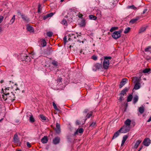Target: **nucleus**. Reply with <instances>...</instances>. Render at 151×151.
Returning <instances> with one entry per match:
<instances>
[{
  "label": "nucleus",
  "mask_w": 151,
  "mask_h": 151,
  "mask_svg": "<svg viewBox=\"0 0 151 151\" xmlns=\"http://www.w3.org/2000/svg\"><path fill=\"white\" fill-rule=\"evenodd\" d=\"M122 30H120L118 31H116L113 32L112 35V37L115 39H117L118 38L121 37V33L122 32Z\"/></svg>",
  "instance_id": "f257e3e1"
},
{
  "label": "nucleus",
  "mask_w": 151,
  "mask_h": 151,
  "mask_svg": "<svg viewBox=\"0 0 151 151\" xmlns=\"http://www.w3.org/2000/svg\"><path fill=\"white\" fill-rule=\"evenodd\" d=\"M102 65L101 64L97 63L94 65L92 69L93 71H96L97 70H99L102 68Z\"/></svg>",
  "instance_id": "f03ea898"
},
{
  "label": "nucleus",
  "mask_w": 151,
  "mask_h": 151,
  "mask_svg": "<svg viewBox=\"0 0 151 151\" xmlns=\"http://www.w3.org/2000/svg\"><path fill=\"white\" fill-rule=\"evenodd\" d=\"M52 47L49 45L47 48L44 50V53L47 55H50L52 51Z\"/></svg>",
  "instance_id": "7ed1b4c3"
},
{
  "label": "nucleus",
  "mask_w": 151,
  "mask_h": 151,
  "mask_svg": "<svg viewBox=\"0 0 151 151\" xmlns=\"http://www.w3.org/2000/svg\"><path fill=\"white\" fill-rule=\"evenodd\" d=\"M17 14L18 15H20L22 19L25 21L28 22L29 21V19L25 15L22 14L20 11H18Z\"/></svg>",
  "instance_id": "20e7f679"
},
{
  "label": "nucleus",
  "mask_w": 151,
  "mask_h": 151,
  "mask_svg": "<svg viewBox=\"0 0 151 151\" xmlns=\"http://www.w3.org/2000/svg\"><path fill=\"white\" fill-rule=\"evenodd\" d=\"M15 96L14 94L12 92H11V93L10 95L8 96L7 99L8 100L10 101L13 102L15 100Z\"/></svg>",
  "instance_id": "39448f33"
},
{
  "label": "nucleus",
  "mask_w": 151,
  "mask_h": 151,
  "mask_svg": "<svg viewBox=\"0 0 151 151\" xmlns=\"http://www.w3.org/2000/svg\"><path fill=\"white\" fill-rule=\"evenodd\" d=\"M109 65V60L106 61L104 60V61L103 63L102 66L103 68L105 69H107L108 68Z\"/></svg>",
  "instance_id": "423d86ee"
},
{
  "label": "nucleus",
  "mask_w": 151,
  "mask_h": 151,
  "mask_svg": "<svg viewBox=\"0 0 151 151\" xmlns=\"http://www.w3.org/2000/svg\"><path fill=\"white\" fill-rule=\"evenodd\" d=\"M54 129L56 133L59 134L61 132L60 124L57 122L56 123V128H54Z\"/></svg>",
  "instance_id": "0eeeda50"
},
{
  "label": "nucleus",
  "mask_w": 151,
  "mask_h": 151,
  "mask_svg": "<svg viewBox=\"0 0 151 151\" xmlns=\"http://www.w3.org/2000/svg\"><path fill=\"white\" fill-rule=\"evenodd\" d=\"M150 140L149 138H145L143 142L142 143L146 146H148L150 144Z\"/></svg>",
  "instance_id": "6e6552de"
},
{
  "label": "nucleus",
  "mask_w": 151,
  "mask_h": 151,
  "mask_svg": "<svg viewBox=\"0 0 151 151\" xmlns=\"http://www.w3.org/2000/svg\"><path fill=\"white\" fill-rule=\"evenodd\" d=\"M13 142L15 143H18L20 142L17 133L14 135L13 137Z\"/></svg>",
  "instance_id": "1a4fd4ad"
},
{
  "label": "nucleus",
  "mask_w": 151,
  "mask_h": 151,
  "mask_svg": "<svg viewBox=\"0 0 151 151\" xmlns=\"http://www.w3.org/2000/svg\"><path fill=\"white\" fill-rule=\"evenodd\" d=\"M60 141V138L59 137H56L52 140V143L55 145H57L59 143Z\"/></svg>",
  "instance_id": "9d476101"
},
{
  "label": "nucleus",
  "mask_w": 151,
  "mask_h": 151,
  "mask_svg": "<svg viewBox=\"0 0 151 151\" xmlns=\"http://www.w3.org/2000/svg\"><path fill=\"white\" fill-rule=\"evenodd\" d=\"M128 90L129 89L127 87H125L121 91L119 95H122L123 96H124V95H126Z\"/></svg>",
  "instance_id": "9b49d317"
},
{
  "label": "nucleus",
  "mask_w": 151,
  "mask_h": 151,
  "mask_svg": "<svg viewBox=\"0 0 151 151\" xmlns=\"http://www.w3.org/2000/svg\"><path fill=\"white\" fill-rule=\"evenodd\" d=\"M122 128H120L119 130L114 133L113 137L112 139H115L119 136L120 133L121 132V130H122Z\"/></svg>",
  "instance_id": "f8f14e48"
},
{
  "label": "nucleus",
  "mask_w": 151,
  "mask_h": 151,
  "mask_svg": "<svg viewBox=\"0 0 151 151\" xmlns=\"http://www.w3.org/2000/svg\"><path fill=\"white\" fill-rule=\"evenodd\" d=\"M127 79V78H123L120 83L119 87L120 88H122L126 83Z\"/></svg>",
  "instance_id": "ddd939ff"
},
{
  "label": "nucleus",
  "mask_w": 151,
  "mask_h": 151,
  "mask_svg": "<svg viewBox=\"0 0 151 151\" xmlns=\"http://www.w3.org/2000/svg\"><path fill=\"white\" fill-rule=\"evenodd\" d=\"M79 25L81 27H85L86 25V20L84 19H83L81 21L79 22Z\"/></svg>",
  "instance_id": "4468645a"
},
{
  "label": "nucleus",
  "mask_w": 151,
  "mask_h": 151,
  "mask_svg": "<svg viewBox=\"0 0 151 151\" xmlns=\"http://www.w3.org/2000/svg\"><path fill=\"white\" fill-rule=\"evenodd\" d=\"M121 128H122V130H121L122 133H126L129 132V129L128 127H127L126 126L124 125L123 127H122Z\"/></svg>",
  "instance_id": "2eb2a0df"
},
{
  "label": "nucleus",
  "mask_w": 151,
  "mask_h": 151,
  "mask_svg": "<svg viewBox=\"0 0 151 151\" xmlns=\"http://www.w3.org/2000/svg\"><path fill=\"white\" fill-rule=\"evenodd\" d=\"M48 140L47 137V136H45L41 139V142L42 143L45 144L47 142Z\"/></svg>",
  "instance_id": "dca6fc26"
},
{
  "label": "nucleus",
  "mask_w": 151,
  "mask_h": 151,
  "mask_svg": "<svg viewBox=\"0 0 151 151\" xmlns=\"http://www.w3.org/2000/svg\"><path fill=\"white\" fill-rule=\"evenodd\" d=\"M27 30L29 31L30 32H34V30L33 28L30 26L29 24L27 25Z\"/></svg>",
  "instance_id": "f3484780"
},
{
  "label": "nucleus",
  "mask_w": 151,
  "mask_h": 151,
  "mask_svg": "<svg viewBox=\"0 0 151 151\" xmlns=\"http://www.w3.org/2000/svg\"><path fill=\"white\" fill-rule=\"evenodd\" d=\"M2 91H3L4 92V94L5 95V96L3 95V98L5 101H6V100L8 99V96L9 95V93H6V91L4 92L3 89H2Z\"/></svg>",
  "instance_id": "a211bd4d"
},
{
  "label": "nucleus",
  "mask_w": 151,
  "mask_h": 151,
  "mask_svg": "<svg viewBox=\"0 0 151 151\" xmlns=\"http://www.w3.org/2000/svg\"><path fill=\"white\" fill-rule=\"evenodd\" d=\"M83 132V128H81L79 129H78L77 130L74 132V135L75 136L77 134H78V132L80 133H82Z\"/></svg>",
  "instance_id": "6ab92c4d"
},
{
  "label": "nucleus",
  "mask_w": 151,
  "mask_h": 151,
  "mask_svg": "<svg viewBox=\"0 0 151 151\" xmlns=\"http://www.w3.org/2000/svg\"><path fill=\"white\" fill-rule=\"evenodd\" d=\"M120 96L119 97H117V99L119 101V102H117L118 104H119V103H121L124 100V96L122 95H119Z\"/></svg>",
  "instance_id": "aec40b11"
},
{
  "label": "nucleus",
  "mask_w": 151,
  "mask_h": 151,
  "mask_svg": "<svg viewBox=\"0 0 151 151\" xmlns=\"http://www.w3.org/2000/svg\"><path fill=\"white\" fill-rule=\"evenodd\" d=\"M142 140H138L136 141L135 144L134 145V146L133 148L135 149L137 148L139 145L140 144Z\"/></svg>",
  "instance_id": "412c9836"
},
{
  "label": "nucleus",
  "mask_w": 151,
  "mask_h": 151,
  "mask_svg": "<svg viewBox=\"0 0 151 151\" xmlns=\"http://www.w3.org/2000/svg\"><path fill=\"white\" fill-rule=\"evenodd\" d=\"M69 38L68 39V40H67V37L66 36H64L63 38V41L64 44L65 45L66 43L68 42L69 41H70L72 40V38H70L71 37H68Z\"/></svg>",
  "instance_id": "4be33fe9"
},
{
  "label": "nucleus",
  "mask_w": 151,
  "mask_h": 151,
  "mask_svg": "<svg viewBox=\"0 0 151 151\" xmlns=\"http://www.w3.org/2000/svg\"><path fill=\"white\" fill-rule=\"evenodd\" d=\"M138 99L139 97L137 95H135L133 97V103L134 104L136 103L138 101Z\"/></svg>",
  "instance_id": "5701e85b"
},
{
  "label": "nucleus",
  "mask_w": 151,
  "mask_h": 151,
  "mask_svg": "<svg viewBox=\"0 0 151 151\" xmlns=\"http://www.w3.org/2000/svg\"><path fill=\"white\" fill-rule=\"evenodd\" d=\"M41 44L42 47H44L46 45V42L45 40L42 39L40 40Z\"/></svg>",
  "instance_id": "b1692460"
},
{
  "label": "nucleus",
  "mask_w": 151,
  "mask_h": 151,
  "mask_svg": "<svg viewBox=\"0 0 151 151\" xmlns=\"http://www.w3.org/2000/svg\"><path fill=\"white\" fill-rule=\"evenodd\" d=\"M30 113L31 114L29 115V122L32 123H33L35 122V120L34 118L33 115H32V114L31 113Z\"/></svg>",
  "instance_id": "393cba45"
},
{
  "label": "nucleus",
  "mask_w": 151,
  "mask_h": 151,
  "mask_svg": "<svg viewBox=\"0 0 151 151\" xmlns=\"http://www.w3.org/2000/svg\"><path fill=\"white\" fill-rule=\"evenodd\" d=\"M139 19V17H136L135 19H133L130 20L129 22V23L132 24H134Z\"/></svg>",
  "instance_id": "a878e982"
},
{
  "label": "nucleus",
  "mask_w": 151,
  "mask_h": 151,
  "mask_svg": "<svg viewBox=\"0 0 151 151\" xmlns=\"http://www.w3.org/2000/svg\"><path fill=\"white\" fill-rule=\"evenodd\" d=\"M151 69L150 68H146L144 69L143 71H141L142 73H148L149 74L151 73Z\"/></svg>",
  "instance_id": "bb28decb"
},
{
  "label": "nucleus",
  "mask_w": 151,
  "mask_h": 151,
  "mask_svg": "<svg viewBox=\"0 0 151 151\" xmlns=\"http://www.w3.org/2000/svg\"><path fill=\"white\" fill-rule=\"evenodd\" d=\"M140 87V83H136L134 85V88L135 90H137Z\"/></svg>",
  "instance_id": "cd10ccee"
},
{
  "label": "nucleus",
  "mask_w": 151,
  "mask_h": 151,
  "mask_svg": "<svg viewBox=\"0 0 151 151\" xmlns=\"http://www.w3.org/2000/svg\"><path fill=\"white\" fill-rule=\"evenodd\" d=\"M139 112L142 114L143 113L144 111L145 108L143 106H142L139 108Z\"/></svg>",
  "instance_id": "c85d7f7f"
},
{
  "label": "nucleus",
  "mask_w": 151,
  "mask_h": 151,
  "mask_svg": "<svg viewBox=\"0 0 151 151\" xmlns=\"http://www.w3.org/2000/svg\"><path fill=\"white\" fill-rule=\"evenodd\" d=\"M131 120L129 119H127L124 122L125 124L127 126H129L131 123Z\"/></svg>",
  "instance_id": "c756f323"
},
{
  "label": "nucleus",
  "mask_w": 151,
  "mask_h": 151,
  "mask_svg": "<svg viewBox=\"0 0 151 151\" xmlns=\"http://www.w3.org/2000/svg\"><path fill=\"white\" fill-rule=\"evenodd\" d=\"M39 116L42 120L46 121L47 120H48L47 118L42 114H40Z\"/></svg>",
  "instance_id": "7c9ffc66"
},
{
  "label": "nucleus",
  "mask_w": 151,
  "mask_h": 151,
  "mask_svg": "<svg viewBox=\"0 0 151 151\" xmlns=\"http://www.w3.org/2000/svg\"><path fill=\"white\" fill-rule=\"evenodd\" d=\"M88 17L90 19L93 20H96L97 19V17L93 15H89Z\"/></svg>",
  "instance_id": "2f4dec72"
},
{
  "label": "nucleus",
  "mask_w": 151,
  "mask_h": 151,
  "mask_svg": "<svg viewBox=\"0 0 151 151\" xmlns=\"http://www.w3.org/2000/svg\"><path fill=\"white\" fill-rule=\"evenodd\" d=\"M133 98V96L132 94H130L129 96H127V101L129 102L131 101Z\"/></svg>",
  "instance_id": "473e14b6"
},
{
  "label": "nucleus",
  "mask_w": 151,
  "mask_h": 151,
  "mask_svg": "<svg viewBox=\"0 0 151 151\" xmlns=\"http://www.w3.org/2000/svg\"><path fill=\"white\" fill-rule=\"evenodd\" d=\"M52 105H53V106L54 109L55 110H57L58 111H60V109H58V108H57V107L55 103L54 102H52Z\"/></svg>",
  "instance_id": "72a5a7b5"
},
{
  "label": "nucleus",
  "mask_w": 151,
  "mask_h": 151,
  "mask_svg": "<svg viewBox=\"0 0 151 151\" xmlns=\"http://www.w3.org/2000/svg\"><path fill=\"white\" fill-rule=\"evenodd\" d=\"M146 27H142L139 30V33H140L144 31L146 29Z\"/></svg>",
  "instance_id": "f704fd0d"
},
{
  "label": "nucleus",
  "mask_w": 151,
  "mask_h": 151,
  "mask_svg": "<svg viewBox=\"0 0 151 151\" xmlns=\"http://www.w3.org/2000/svg\"><path fill=\"white\" fill-rule=\"evenodd\" d=\"M151 46H148L146 47L145 50V52H151Z\"/></svg>",
  "instance_id": "c9c22d12"
},
{
  "label": "nucleus",
  "mask_w": 151,
  "mask_h": 151,
  "mask_svg": "<svg viewBox=\"0 0 151 151\" xmlns=\"http://www.w3.org/2000/svg\"><path fill=\"white\" fill-rule=\"evenodd\" d=\"M26 57V54H22L21 55V57L22 59V61H24L25 60V58Z\"/></svg>",
  "instance_id": "e433bc0d"
},
{
  "label": "nucleus",
  "mask_w": 151,
  "mask_h": 151,
  "mask_svg": "<svg viewBox=\"0 0 151 151\" xmlns=\"http://www.w3.org/2000/svg\"><path fill=\"white\" fill-rule=\"evenodd\" d=\"M61 23L65 26L68 25L66 19H63L61 22Z\"/></svg>",
  "instance_id": "4c0bfd02"
},
{
  "label": "nucleus",
  "mask_w": 151,
  "mask_h": 151,
  "mask_svg": "<svg viewBox=\"0 0 151 151\" xmlns=\"http://www.w3.org/2000/svg\"><path fill=\"white\" fill-rule=\"evenodd\" d=\"M127 9H133L134 10H136L137 9V8L134 5H132L131 6H127Z\"/></svg>",
  "instance_id": "58836bf2"
},
{
  "label": "nucleus",
  "mask_w": 151,
  "mask_h": 151,
  "mask_svg": "<svg viewBox=\"0 0 151 151\" xmlns=\"http://www.w3.org/2000/svg\"><path fill=\"white\" fill-rule=\"evenodd\" d=\"M53 34V33L52 32H49L46 33L47 35L49 37H51L52 36Z\"/></svg>",
  "instance_id": "ea45409f"
},
{
  "label": "nucleus",
  "mask_w": 151,
  "mask_h": 151,
  "mask_svg": "<svg viewBox=\"0 0 151 151\" xmlns=\"http://www.w3.org/2000/svg\"><path fill=\"white\" fill-rule=\"evenodd\" d=\"M118 27H112L110 29V31L111 32H112L113 31L118 29Z\"/></svg>",
  "instance_id": "a19ab883"
},
{
  "label": "nucleus",
  "mask_w": 151,
  "mask_h": 151,
  "mask_svg": "<svg viewBox=\"0 0 151 151\" xmlns=\"http://www.w3.org/2000/svg\"><path fill=\"white\" fill-rule=\"evenodd\" d=\"M15 19V15H14L12 18L10 20V24H12L14 23Z\"/></svg>",
  "instance_id": "79ce46f5"
},
{
  "label": "nucleus",
  "mask_w": 151,
  "mask_h": 151,
  "mask_svg": "<svg viewBox=\"0 0 151 151\" xmlns=\"http://www.w3.org/2000/svg\"><path fill=\"white\" fill-rule=\"evenodd\" d=\"M91 114H89V113H88L87 115H86V119H85V121L86 120H87V118H89L91 116H92V114L91 113H92V111H91Z\"/></svg>",
  "instance_id": "37998d69"
},
{
  "label": "nucleus",
  "mask_w": 151,
  "mask_h": 151,
  "mask_svg": "<svg viewBox=\"0 0 151 151\" xmlns=\"http://www.w3.org/2000/svg\"><path fill=\"white\" fill-rule=\"evenodd\" d=\"M134 80H135V81L137 82V83H140L139 82L141 80V79L137 77H135L134 78Z\"/></svg>",
  "instance_id": "c03bdc74"
},
{
  "label": "nucleus",
  "mask_w": 151,
  "mask_h": 151,
  "mask_svg": "<svg viewBox=\"0 0 151 151\" xmlns=\"http://www.w3.org/2000/svg\"><path fill=\"white\" fill-rule=\"evenodd\" d=\"M131 29L129 27H128L127 28L125 29L124 31V33L125 34H127L129 32V31Z\"/></svg>",
  "instance_id": "a18cd8bd"
},
{
  "label": "nucleus",
  "mask_w": 151,
  "mask_h": 151,
  "mask_svg": "<svg viewBox=\"0 0 151 151\" xmlns=\"http://www.w3.org/2000/svg\"><path fill=\"white\" fill-rule=\"evenodd\" d=\"M57 62L55 61H54L52 63V64L55 67H57L58 66Z\"/></svg>",
  "instance_id": "49530a36"
},
{
  "label": "nucleus",
  "mask_w": 151,
  "mask_h": 151,
  "mask_svg": "<svg viewBox=\"0 0 151 151\" xmlns=\"http://www.w3.org/2000/svg\"><path fill=\"white\" fill-rule=\"evenodd\" d=\"M25 61L26 62H29L30 61V57L29 56L27 55L26 54V57L25 58Z\"/></svg>",
  "instance_id": "de8ad7c7"
},
{
  "label": "nucleus",
  "mask_w": 151,
  "mask_h": 151,
  "mask_svg": "<svg viewBox=\"0 0 151 151\" xmlns=\"http://www.w3.org/2000/svg\"><path fill=\"white\" fill-rule=\"evenodd\" d=\"M112 58V57L110 56H105L104 57V60H106V61L109 60H111Z\"/></svg>",
  "instance_id": "09e8293b"
},
{
  "label": "nucleus",
  "mask_w": 151,
  "mask_h": 151,
  "mask_svg": "<svg viewBox=\"0 0 151 151\" xmlns=\"http://www.w3.org/2000/svg\"><path fill=\"white\" fill-rule=\"evenodd\" d=\"M41 5L40 4H39L38 5V12L40 13L41 12Z\"/></svg>",
  "instance_id": "8fccbe9b"
},
{
  "label": "nucleus",
  "mask_w": 151,
  "mask_h": 151,
  "mask_svg": "<svg viewBox=\"0 0 151 151\" xmlns=\"http://www.w3.org/2000/svg\"><path fill=\"white\" fill-rule=\"evenodd\" d=\"M91 58L95 60H96L97 59V57L96 55H94L92 56Z\"/></svg>",
  "instance_id": "3c124183"
},
{
  "label": "nucleus",
  "mask_w": 151,
  "mask_h": 151,
  "mask_svg": "<svg viewBox=\"0 0 151 151\" xmlns=\"http://www.w3.org/2000/svg\"><path fill=\"white\" fill-rule=\"evenodd\" d=\"M49 17V16H48V15L47 14L45 15L44 16H43V19L44 20H45L47 18Z\"/></svg>",
  "instance_id": "603ef678"
},
{
  "label": "nucleus",
  "mask_w": 151,
  "mask_h": 151,
  "mask_svg": "<svg viewBox=\"0 0 151 151\" xmlns=\"http://www.w3.org/2000/svg\"><path fill=\"white\" fill-rule=\"evenodd\" d=\"M68 37H73L74 38V39L76 38V36L74 34H69L68 35Z\"/></svg>",
  "instance_id": "864d4df0"
},
{
  "label": "nucleus",
  "mask_w": 151,
  "mask_h": 151,
  "mask_svg": "<svg viewBox=\"0 0 151 151\" xmlns=\"http://www.w3.org/2000/svg\"><path fill=\"white\" fill-rule=\"evenodd\" d=\"M142 71H140L139 73L138 74V78L140 79H141V77L142 76Z\"/></svg>",
  "instance_id": "5fc2aeb1"
},
{
  "label": "nucleus",
  "mask_w": 151,
  "mask_h": 151,
  "mask_svg": "<svg viewBox=\"0 0 151 151\" xmlns=\"http://www.w3.org/2000/svg\"><path fill=\"white\" fill-rule=\"evenodd\" d=\"M96 126V122H93L90 124V126L94 127Z\"/></svg>",
  "instance_id": "6e6d98bb"
},
{
  "label": "nucleus",
  "mask_w": 151,
  "mask_h": 151,
  "mask_svg": "<svg viewBox=\"0 0 151 151\" xmlns=\"http://www.w3.org/2000/svg\"><path fill=\"white\" fill-rule=\"evenodd\" d=\"M128 136L127 135H124L123 137V140L126 141V139H127V138L128 137Z\"/></svg>",
  "instance_id": "4d7b16f0"
},
{
  "label": "nucleus",
  "mask_w": 151,
  "mask_h": 151,
  "mask_svg": "<svg viewBox=\"0 0 151 151\" xmlns=\"http://www.w3.org/2000/svg\"><path fill=\"white\" fill-rule=\"evenodd\" d=\"M76 125H78L81 124V122L78 120H77L76 121Z\"/></svg>",
  "instance_id": "13d9d810"
},
{
  "label": "nucleus",
  "mask_w": 151,
  "mask_h": 151,
  "mask_svg": "<svg viewBox=\"0 0 151 151\" xmlns=\"http://www.w3.org/2000/svg\"><path fill=\"white\" fill-rule=\"evenodd\" d=\"M62 80V78L61 77H59L58 78V79H57V81L59 83L61 82Z\"/></svg>",
  "instance_id": "bf43d9fd"
},
{
  "label": "nucleus",
  "mask_w": 151,
  "mask_h": 151,
  "mask_svg": "<svg viewBox=\"0 0 151 151\" xmlns=\"http://www.w3.org/2000/svg\"><path fill=\"white\" fill-rule=\"evenodd\" d=\"M5 17V16H4V17H3L2 16H0V23H1V22L3 20L4 17Z\"/></svg>",
  "instance_id": "052dcab7"
},
{
  "label": "nucleus",
  "mask_w": 151,
  "mask_h": 151,
  "mask_svg": "<svg viewBox=\"0 0 151 151\" xmlns=\"http://www.w3.org/2000/svg\"><path fill=\"white\" fill-rule=\"evenodd\" d=\"M55 13H51L49 14H47L48 16H49V17H52Z\"/></svg>",
  "instance_id": "680f3d73"
},
{
  "label": "nucleus",
  "mask_w": 151,
  "mask_h": 151,
  "mask_svg": "<svg viewBox=\"0 0 151 151\" xmlns=\"http://www.w3.org/2000/svg\"><path fill=\"white\" fill-rule=\"evenodd\" d=\"M27 147L29 148H30L31 147V145L28 142H27Z\"/></svg>",
  "instance_id": "e2e57ef3"
},
{
  "label": "nucleus",
  "mask_w": 151,
  "mask_h": 151,
  "mask_svg": "<svg viewBox=\"0 0 151 151\" xmlns=\"http://www.w3.org/2000/svg\"><path fill=\"white\" fill-rule=\"evenodd\" d=\"M79 14L78 15V17L79 18H80L83 19V15L82 14H80V13H79Z\"/></svg>",
  "instance_id": "0e129e2a"
},
{
  "label": "nucleus",
  "mask_w": 151,
  "mask_h": 151,
  "mask_svg": "<svg viewBox=\"0 0 151 151\" xmlns=\"http://www.w3.org/2000/svg\"><path fill=\"white\" fill-rule=\"evenodd\" d=\"M89 111L88 109H86L84 110L83 111V113H87Z\"/></svg>",
  "instance_id": "69168bd1"
},
{
  "label": "nucleus",
  "mask_w": 151,
  "mask_h": 151,
  "mask_svg": "<svg viewBox=\"0 0 151 151\" xmlns=\"http://www.w3.org/2000/svg\"><path fill=\"white\" fill-rule=\"evenodd\" d=\"M147 9H145L143 11L142 14H144L147 11Z\"/></svg>",
  "instance_id": "338daca9"
},
{
  "label": "nucleus",
  "mask_w": 151,
  "mask_h": 151,
  "mask_svg": "<svg viewBox=\"0 0 151 151\" xmlns=\"http://www.w3.org/2000/svg\"><path fill=\"white\" fill-rule=\"evenodd\" d=\"M125 140H123V139L122 140V144L121 145V146H122L124 145V143H125Z\"/></svg>",
  "instance_id": "774afa93"
}]
</instances>
